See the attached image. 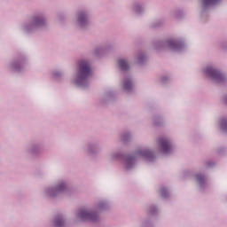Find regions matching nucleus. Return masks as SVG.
Segmentation results:
<instances>
[{
    "label": "nucleus",
    "instance_id": "1",
    "mask_svg": "<svg viewBox=\"0 0 227 227\" xmlns=\"http://www.w3.org/2000/svg\"><path fill=\"white\" fill-rule=\"evenodd\" d=\"M109 208H111V203L106 200H100L92 207L88 206L80 207L75 213V218L82 223H98L100 212H106Z\"/></svg>",
    "mask_w": 227,
    "mask_h": 227
},
{
    "label": "nucleus",
    "instance_id": "2",
    "mask_svg": "<svg viewBox=\"0 0 227 227\" xmlns=\"http://www.w3.org/2000/svg\"><path fill=\"white\" fill-rule=\"evenodd\" d=\"M144 159L146 162H155V152L149 147L137 149L134 154H127L122 158V168L125 171H132L136 168L137 159Z\"/></svg>",
    "mask_w": 227,
    "mask_h": 227
},
{
    "label": "nucleus",
    "instance_id": "3",
    "mask_svg": "<svg viewBox=\"0 0 227 227\" xmlns=\"http://www.w3.org/2000/svg\"><path fill=\"white\" fill-rule=\"evenodd\" d=\"M91 75H93L91 63L86 59H81L77 63L75 74L73 77V83L78 86V88H88L91 83Z\"/></svg>",
    "mask_w": 227,
    "mask_h": 227
},
{
    "label": "nucleus",
    "instance_id": "4",
    "mask_svg": "<svg viewBox=\"0 0 227 227\" xmlns=\"http://www.w3.org/2000/svg\"><path fill=\"white\" fill-rule=\"evenodd\" d=\"M49 23L47 22V15L43 12L34 13L29 20L28 23H25L22 26V30L25 33H35V31H41L42 29H47Z\"/></svg>",
    "mask_w": 227,
    "mask_h": 227
},
{
    "label": "nucleus",
    "instance_id": "5",
    "mask_svg": "<svg viewBox=\"0 0 227 227\" xmlns=\"http://www.w3.org/2000/svg\"><path fill=\"white\" fill-rule=\"evenodd\" d=\"M68 191V181L65 179L57 180L53 186H47L43 191V195L48 200H56L59 194H65Z\"/></svg>",
    "mask_w": 227,
    "mask_h": 227
},
{
    "label": "nucleus",
    "instance_id": "6",
    "mask_svg": "<svg viewBox=\"0 0 227 227\" xmlns=\"http://www.w3.org/2000/svg\"><path fill=\"white\" fill-rule=\"evenodd\" d=\"M154 49L162 51L164 49H171L176 52H180L185 49V42L180 37H171L163 41H157L153 43Z\"/></svg>",
    "mask_w": 227,
    "mask_h": 227
},
{
    "label": "nucleus",
    "instance_id": "7",
    "mask_svg": "<svg viewBox=\"0 0 227 227\" xmlns=\"http://www.w3.org/2000/svg\"><path fill=\"white\" fill-rule=\"evenodd\" d=\"M91 12L88 9H79L74 13L73 23L81 31H84L91 26Z\"/></svg>",
    "mask_w": 227,
    "mask_h": 227
},
{
    "label": "nucleus",
    "instance_id": "8",
    "mask_svg": "<svg viewBox=\"0 0 227 227\" xmlns=\"http://www.w3.org/2000/svg\"><path fill=\"white\" fill-rule=\"evenodd\" d=\"M204 74L209 81L215 82V84H223L226 82V76L223 72L215 66H207L203 70Z\"/></svg>",
    "mask_w": 227,
    "mask_h": 227
},
{
    "label": "nucleus",
    "instance_id": "9",
    "mask_svg": "<svg viewBox=\"0 0 227 227\" xmlns=\"http://www.w3.org/2000/svg\"><path fill=\"white\" fill-rule=\"evenodd\" d=\"M121 88L126 93H132L136 90V80L130 73H126L121 80Z\"/></svg>",
    "mask_w": 227,
    "mask_h": 227
},
{
    "label": "nucleus",
    "instance_id": "10",
    "mask_svg": "<svg viewBox=\"0 0 227 227\" xmlns=\"http://www.w3.org/2000/svg\"><path fill=\"white\" fill-rule=\"evenodd\" d=\"M113 49H114V46L111 43L96 46L92 50V55L94 58L100 59L102 58H106V56H108V54H111V52H113Z\"/></svg>",
    "mask_w": 227,
    "mask_h": 227
},
{
    "label": "nucleus",
    "instance_id": "11",
    "mask_svg": "<svg viewBox=\"0 0 227 227\" xmlns=\"http://www.w3.org/2000/svg\"><path fill=\"white\" fill-rule=\"evenodd\" d=\"M157 145L159 152L164 153L165 155H168L173 152V141L166 137L158 138Z\"/></svg>",
    "mask_w": 227,
    "mask_h": 227
},
{
    "label": "nucleus",
    "instance_id": "12",
    "mask_svg": "<svg viewBox=\"0 0 227 227\" xmlns=\"http://www.w3.org/2000/svg\"><path fill=\"white\" fill-rule=\"evenodd\" d=\"M27 57L22 55L21 57L11 61L8 65V68L11 72H22L26 67Z\"/></svg>",
    "mask_w": 227,
    "mask_h": 227
},
{
    "label": "nucleus",
    "instance_id": "13",
    "mask_svg": "<svg viewBox=\"0 0 227 227\" xmlns=\"http://www.w3.org/2000/svg\"><path fill=\"white\" fill-rule=\"evenodd\" d=\"M223 3V0H201V12L200 15L205 17V15L208 14V12L212 10V8H215V6H219Z\"/></svg>",
    "mask_w": 227,
    "mask_h": 227
},
{
    "label": "nucleus",
    "instance_id": "14",
    "mask_svg": "<svg viewBox=\"0 0 227 227\" xmlns=\"http://www.w3.org/2000/svg\"><path fill=\"white\" fill-rule=\"evenodd\" d=\"M83 152L88 157H97L101 152L100 145L98 142H88L83 147Z\"/></svg>",
    "mask_w": 227,
    "mask_h": 227
},
{
    "label": "nucleus",
    "instance_id": "15",
    "mask_svg": "<svg viewBox=\"0 0 227 227\" xmlns=\"http://www.w3.org/2000/svg\"><path fill=\"white\" fill-rule=\"evenodd\" d=\"M25 152L27 155L38 157L42 153V145L38 143H32L30 145L26 146Z\"/></svg>",
    "mask_w": 227,
    "mask_h": 227
},
{
    "label": "nucleus",
    "instance_id": "16",
    "mask_svg": "<svg viewBox=\"0 0 227 227\" xmlns=\"http://www.w3.org/2000/svg\"><path fill=\"white\" fill-rule=\"evenodd\" d=\"M67 220L63 215H57L50 222V227H65Z\"/></svg>",
    "mask_w": 227,
    "mask_h": 227
},
{
    "label": "nucleus",
    "instance_id": "17",
    "mask_svg": "<svg viewBox=\"0 0 227 227\" xmlns=\"http://www.w3.org/2000/svg\"><path fill=\"white\" fill-rule=\"evenodd\" d=\"M146 10V3L145 2H135L131 5V12L136 15H143Z\"/></svg>",
    "mask_w": 227,
    "mask_h": 227
},
{
    "label": "nucleus",
    "instance_id": "18",
    "mask_svg": "<svg viewBox=\"0 0 227 227\" xmlns=\"http://www.w3.org/2000/svg\"><path fill=\"white\" fill-rule=\"evenodd\" d=\"M117 67L121 72H129V70H130V64L127 59H119L117 61Z\"/></svg>",
    "mask_w": 227,
    "mask_h": 227
},
{
    "label": "nucleus",
    "instance_id": "19",
    "mask_svg": "<svg viewBox=\"0 0 227 227\" xmlns=\"http://www.w3.org/2000/svg\"><path fill=\"white\" fill-rule=\"evenodd\" d=\"M195 180L197 184H199L200 189H205V187H207V177L205 175L201 173H197L195 175Z\"/></svg>",
    "mask_w": 227,
    "mask_h": 227
},
{
    "label": "nucleus",
    "instance_id": "20",
    "mask_svg": "<svg viewBox=\"0 0 227 227\" xmlns=\"http://www.w3.org/2000/svg\"><path fill=\"white\" fill-rule=\"evenodd\" d=\"M135 58L137 59V63L138 65H145V62L146 61V55L143 51H138L135 55Z\"/></svg>",
    "mask_w": 227,
    "mask_h": 227
},
{
    "label": "nucleus",
    "instance_id": "21",
    "mask_svg": "<svg viewBox=\"0 0 227 227\" xmlns=\"http://www.w3.org/2000/svg\"><path fill=\"white\" fill-rule=\"evenodd\" d=\"M119 139H121L122 143H129V141L132 140V133L129 131L122 132L119 135Z\"/></svg>",
    "mask_w": 227,
    "mask_h": 227
},
{
    "label": "nucleus",
    "instance_id": "22",
    "mask_svg": "<svg viewBox=\"0 0 227 227\" xmlns=\"http://www.w3.org/2000/svg\"><path fill=\"white\" fill-rule=\"evenodd\" d=\"M218 127L222 132H227V118H221L218 121Z\"/></svg>",
    "mask_w": 227,
    "mask_h": 227
},
{
    "label": "nucleus",
    "instance_id": "23",
    "mask_svg": "<svg viewBox=\"0 0 227 227\" xmlns=\"http://www.w3.org/2000/svg\"><path fill=\"white\" fill-rule=\"evenodd\" d=\"M123 158V153H121V152H115L114 153H112L109 156V160H119V159H122Z\"/></svg>",
    "mask_w": 227,
    "mask_h": 227
},
{
    "label": "nucleus",
    "instance_id": "24",
    "mask_svg": "<svg viewBox=\"0 0 227 227\" xmlns=\"http://www.w3.org/2000/svg\"><path fill=\"white\" fill-rule=\"evenodd\" d=\"M51 77H53V79H61V77H63V72L59 70H54L51 72Z\"/></svg>",
    "mask_w": 227,
    "mask_h": 227
},
{
    "label": "nucleus",
    "instance_id": "25",
    "mask_svg": "<svg viewBox=\"0 0 227 227\" xmlns=\"http://www.w3.org/2000/svg\"><path fill=\"white\" fill-rule=\"evenodd\" d=\"M153 123L156 127H159V125H162V123H164V119H162V117H154L153 120Z\"/></svg>",
    "mask_w": 227,
    "mask_h": 227
},
{
    "label": "nucleus",
    "instance_id": "26",
    "mask_svg": "<svg viewBox=\"0 0 227 227\" xmlns=\"http://www.w3.org/2000/svg\"><path fill=\"white\" fill-rule=\"evenodd\" d=\"M153 223H152V221L150 219L142 220L140 223V227H153Z\"/></svg>",
    "mask_w": 227,
    "mask_h": 227
},
{
    "label": "nucleus",
    "instance_id": "27",
    "mask_svg": "<svg viewBox=\"0 0 227 227\" xmlns=\"http://www.w3.org/2000/svg\"><path fill=\"white\" fill-rule=\"evenodd\" d=\"M157 212H159V209L157 208V207L155 206H151L147 208V213L150 215H155V214H157Z\"/></svg>",
    "mask_w": 227,
    "mask_h": 227
},
{
    "label": "nucleus",
    "instance_id": "28",
    "mask_svg": "<svg viewBox=\"0 0 227 227\" xmlns=\"http://www.w3.org/2000/svg\"><path fill=\"white\" fill-rule=\"evenodd\" d=\"M160 194L162 198H168L169 196V191L166 187H161L160 190Z\"/></svg>",
    "mask_w": 227,
    "mask_h": 227
},
{
    "label": "nucleus",
    "instance_id": "29",
    "mask_svg": "<svg viewBox=\"0 0 227 227\" xmlns=\"http://www.w3.org/2000/svg\"><path fill=\"white\" fill-rule=\"evenodd\" d=\"M171 15H173V17H176V19H180V15H182V11L175 10L171 12Z\"/></svg>",
    "mask_w": 227,
    "mask_h": 227
},
{
    "label": "nucleus",
    "instance_id": "30",
    "mask_svg": "<svg viewBox=\"0 0 227 227\" xmlns=\"http://www.w3.org/2000/svg\"><path fill=\"white\" fill-rule=\"evenodd\" d=\"M204 165L206 166V168H214V166H215V162H214L213 160H207L205 161Z\"/></svg>",
    "mask_w": 227,
    "mask_h": 227
},
{
    "label": "nucleus",
    "instance_id": "31",
    "mask_svg": "<svg viewBox=\"0 0 227 227\" xmlns=\"http://www.w3.org/2000/svg\"><path fill=\"white\" fill-rule=\"evenodd\" d=\"M160 24H162V21H160V20L156 21V24L153 25V27H159V26H160Z\"/></svg>",
    "mask_w": 227,
    "mask_h": 227
},
{
    "label": "nucleus",
    "instance_id": "32",
    "mask_svg": "<svg viewBox=\"0 0 227 227\" xmlns=\"http://www.w3.org/2000/svg\"><path fill=\"white\" fill-rule=\"evenodd\" d=\"M166 81H168V76L161 77V82H166Z\"/></svg>",
    "mask_w": 227,
    "mask_h": 227
},
{
    "label": "nucleus",
    "instance_id": "33",
    "mask_svg": "<svg viewBox=\"0 0 227 227\" xmlns=\"http://www.w3.org/2000/svg\"><path fill=\"white\" fill-rule=\"evenodd\" d=\"M111 98V94H106L105 98Z\"/></svg>",
    "mask_w": 227,
    "mask_h": 227
}]
</instances>
